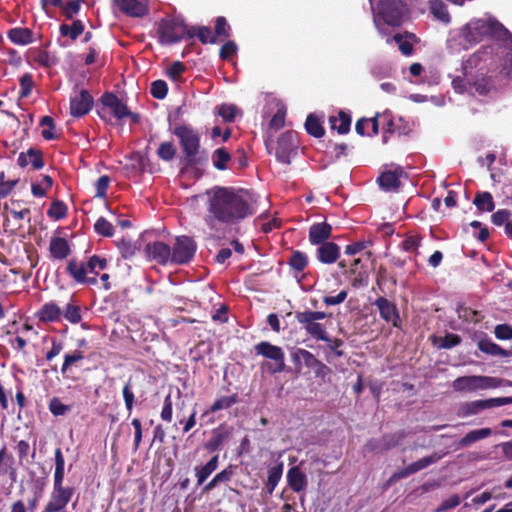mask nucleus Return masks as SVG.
Returning <instances> with one entry per match:
<instances>
[{"mask_svg": "<svg viewBox=\"0 0 512 512\" xmlns=\"http://www.w3.org/2000/svg\"><path fill=\"white\" fill-rule=\"evenodd\" d=\"M490 37L498 42L497 56L504 57L501 72L512 78V34L489 14L474 18L463 27L452 30L447 47L452 53H460Z\"/></svg>", "mask_w": 512, "mask_h": 512, "instance_id": "nucleus-1", "label": "nucleus"}, {"mask_svg": "<svg viewBox=\"0 0 512 512\" xmlns=\"http://www.w3.org/2000/svg\"><path fill=\"white\" fill-rule=\"evenodd\" d=\"M205 223L212 231L238 224L254 213L251 194L244 189L214 186L205 193Z\"/></svg>", "mask_w": 512, "mask_h": 512, "instance_id": "nucleus-2", "label": "nucleus"}, {"mask_svg": "<svg viewBox=\"0 0 512 512\" xmlns=\"http://www.w3.org/2000/svg\"><path fill=\"white\" fill-rule=\"evenodd\" d=\"M493 51V47L481 48L463 63L462 75H457L452 79V87L455 92L460 94L476 92L479 95H484L489 91V84L483 75L486 69L485 62L491 58Z\"/></svg>", "mask_w": 512, "mask_h": 512, "instance_id": "nucleus-3", "label": "nucleus"}, {"mask_svg": "<svg viewBox=\"0 0 512 512\" xmlns=\"http://www.w3.org/2000/svg\"><path fill=\"white\" fill-rule=\"evenodd\" d=\"M374 12V23L380 30V20L391 26H398L402 23L406 13V5L401 0H369Z\"/></svg>", "mask_w": 512, "mask_h": 512, "instance_id": "nucleus-4", "label": "nucleus"}, {"mask_svg": "<svg viewBox=\"0 0 512 512\" xmlns=\"http://www.w3.org/2000/svg\"><path fill=\"white\" fill-rule=\"evenodd\" d=\"M502 385V380L496 377L471 375L456 378L451 387L457 392H477L480 390L494 389Z\"/></svg>", "mask_w": 512, "mask_h": 512, "instance_id": "nucleus-5", "label": "nucleus"}, {"mask_svg": "<svg viewBox=\"0 0 512 512\" xmlns=\"http://www.w3.org/2000/svg\"><path fill=\"white\" fill-rule=\"evenodd\" d=\"M325 312L303 311L297 312L295 318L308 335L316 340H327L326 327L319 322L326 317Z\"/></svg>", "mask_w": 512, "mask_h": 512, "instance_id": "nucleus-6", "label": "nucleus"}, {"mask_svg": "<svg viewBox=\"0 0 512 512\" xmlns=\"http://www.w3.org/2000/svg\"><path fill=\"white\" fill-rule=\"evenodd\" d=\"M186 35L190 38L194 37V32L192 33L180 18L162 21L159 27V37L162 44L178 42Z\"/></svg>", "mask_w": 512, "mask_h": 512, "instance_id": "nucleus-7", "label": "nucleus"}, {"mask_svg": "<svg viewBox=\"0 0 512 512\" xmlns=\"http://www.w3.org/2000/svg\"><path fill=\"white\" fill-rule=\"evenodd\" d=\"M512 404V397H498L485 400H474L462 403L457 411V415L461 418L477 415L485 409L500 407Z\"/></svg>", "mask_w": 512, "mask_h": 512, "instance_id": "nucleus-8", "label": "nucleus"}, {"mask_svg": "<svg viewBox=\"0 0 512 512\" xmlns=\"http://www.w3.org/2000/svg\"><path fill=\"white\" fill-rule=\"evenodd\" d=\"M174 134L179 138L188 162H194L200 148V138L198 133L189 126L180 125L175 128Z\"/></svg>", "mask_w": 512, "mask_h": 512, "instance_id": "nucleus-9", "label": "nucleus"}, {"mask_svg": "<svg viewBox=\"0 0 512 512\" xmlns=\"http://www.w3.org/2000/svg\"><path fill=\"white\" fill-rule=\"evenodd\" d=\"M196 252V243L188 236H179L175 239L171 249V263L182 265L190 262Z\"/></svg>", "mask_w": 512, "mask_h": 512, "instance_id": "nucleus-10", "label": "nucleus"}, {"mask_svg": "<svg viewBox=\"0 0 512 512\" xmlns=\"http://www.w3.org/2000/svg\"><path fill=\"white\" fill-rule=\"evenodd\" d=\"M257 355H261L275 362L273 373L282 372L285 368V353L279 346L273 345L267 341H262L254 347Z\"/></svg>", "mask_w": 512, "mask_h": 512, "instance_id": "nucleus-11", "label": "nucleus"}, {"mask_svg": "<svg viewBox=\"0 0 512 512\" xmlns=\"http://www.w3.org/2000/svg\"><path fill=\"white\" fill-rule=\"evenodd\" d=\"M297 148V135L294 132H285L278 139L276 157L280 162L289 164Z\"/></svg>", "mask_w": 512, "mask_h": 512, "instance_id": "nucleus-12", "label": "nucleus"}, {"mask_svg": "<svg viewBox=\"0 0 512 512\" xmlns=\"http://www.w3.org/2000/svg\"><path fill=\"white\" fill-rule=\"evenodd\" d=\"M373 305L378 308L380 317L384 321L391 323L394 327H400L401 319L395 303L381 296L373 302Z\"/></svg>", "mask_w": 512, "mask_h": 512, "instance_id": "nucleus-13", "label": "nucleus"}, {"mask_svg": "<svg viewBox=\"0 0 512 512\" xmlns=\"http://www.w3.org/2000/svg\"><path fill=\"white\" fill-rule=\"evenodd\" d=\"M73 492L71 487L53 488L51 499L46 506V512L62 511L71 500Z\"/></svg>", "mask_w": 512, "mask_h": 512, "instance_id": "nucleus-14", "label": "nucleus"}, {"mask_svg": "<svg viewBox=\"0 0 512 512\" xmlns=\"http://www.w3.org/2000/svg\"><path fill=\"white\" fill-rule=\"evenodd\" d=\"M441 457H442V455H440L438 453H434L432 455L423 457V458L409 464L408 466L404 467L403 469L399 470L398 472H396L394 474L393 477L397 478V479L406 478V477H408L412 474H415L418 471H421V470L427 468L428 466L436 463L438 460L441 459Z\"/></svg>", "mask_w": 512, "mask_h": 512, "instance_id": "nucleus-15", "label": "nucleus"}, {"mask_svg": "<svg viewBox=\"0 0 512 512\" xmlns=\"http://www.w3.org/2000/svg\"><path fill=\"white\" fill-rule=\"evenodd\" d=\"M93 105V98L86 90H81L70 100V111L75 117H81L87 114Z\"/></svg>", "mask_w": 512, "mask_h": 512, "instance_id": "nucleus-16", "label": "nucleus"}, {"mask_svg": "<svg viewBox=\"0 0 512 512\" xmlns=\"http://www.w3.org/2000/svg\"><path fill=\"white\" fill-rule=\"evenodd\" d=\"M67 271L71 277L80 284L93 285L97 282L95 277H88L89 269L86 263L71 259L67 265Z\"/></svg>", "mask_w": 512, "mask_h": 512, "instance_id": "nucleus-17", "label": "nucleus"}, {"mask_svg": "<svg viewBox=\"0 0 512 512\" xmlns=\"http://www.w3.org/2000/svg\"><path fill=\"white\" fill-rule=\"evenodd\" d=\"M148 257L159 264L165 265L171 262V248L169 245L156 241L146 245Z\"/></svg>", "mask_w": 512, "mask_h": 512, "instance_id": "nucleus-18", "label": "nucleus"}, {"mask_svg": "<svg viewBox=\"0 0 512 512\" xmlns=\"http://www.w3.org/2000/svg\"><path fill=\"white\" fill-rule=\"evenodd\" d=\"M291 359L298 369H301L302 366L313 369L316 367L321 369L325 368V365L320 362L310 351L302 348L295 349L291 353Z\"/></svg>", "mask_w": 512, "mask_h": 512, "instance_id": "nucleus-19", "label": "nucleus"}, {"mask_svg": "<svg viewBox=\"0 0 512 512\" xmlns=\"http://www.w3.org/2000/svg\"><path fill=\"white\" fill-rule=\"evenodd\" d=\"M119 9L132 17H141L148 11V0H115Z\"/></svg>", "mask_w": 512, "mask_h": 512, "instance_id": "nucleus-20", "label": "nucleus"}, {"mask_svg": "<svg viewBox=\"0 0 512 512\" xmlns=\"http://www.w3.org/2000/svg\"><path fill=\"white\" fill-rule=\"evenodd\" d=\"M102 104L109 108L112 114L119 120L129 115L127 106L114 94L106 93L101 97Z\"/></svg>", "mask_w": 512, "mask_h": 512, "instance_id": "nucleus-21", "label": "nucleus"}, {"mask_svg": "<svg viewBox=\"0 0 512 512\" xmlns=\"http://www.w3.org/2000/svg\"><path fill=\"white\" fill-rule=\"evenodd\" d=\"M340 256V247L334 242H325L317 248L316 257L323 264H333Z\"/></svg>", "mask_w": 512, "mask_h": 512, "instance_id": "nucleus-22", "label": "nucleus"}, {"mask_svg": "<svg viewBox=\"0 0 512 512\" xmlns=\"http://www.w3.org/2000/svg\"><path fill=\"white\" fill-rule=\"evenodd\" d=\"M403 175L404 171L401 167L385 171L378 178L379 185L386 191L396 190L401 184L400 178Z\"/></svg>", "mask_w": 512, "mask_h": 512, "instance_id": "nucleus-23", "label": "nucleus"}, {"mask_svg": "<svg viewBox=\"0 0 512 512\" xmlns=\"http://www.w3.org/2000/svg\"><path fill=\"white\" fill-rule=\"evenodd\" d=\"M332 227L326 222L315 223L309 229V241L313 245H321L330 238Z\"/></svg>", "mask_w": 512, "mask_h": 512, "instance_id": "nucleus-24", "label": "nucleus"}, {"mask_svg": "<svg viewBox=\"0 0 512 512\" xmlns=\"http://www.w3.org/2000/svg\"><path fill=\"white\" fill-rule=\"evenodd\" d=\"M287 482L289 487L296 493L304 491L307 487L308 480L299 466L291 467L287 472Z\"/></svg>", "mask_w": 512, "mask_h": 512, "instance_id": "nucleus-25", "label": "nucleus"}, {"mask_svg": "<svg viewBox=\"0 0 512 512\" xmlns=\"http://www.w3.org/2000/svg\"><path fill=\"white\" fill-rule=\"evenodd\" d=\"M17 162L21 167H26L31 164L36 170H39L44 166L41 152L33 148L28 149L27 152L20 153Z\"/></svg>", "mask_w": 512, "mask_h": 512, "instance_id": "nucleus-26", "label": "nucleus"}, {"mask_svg": "<svg viewBox=\"0 0 512 512\" xmlns=\"http://www.w3.org/2000/svg\"><path fill=\"white\" fill-rule=\"evenodd\" d=\"M49 251L54 259L63 260L70 254V246L65 238L53 237L50 240Z\"/></svg>", "mask_w": 512, "mask_h": 512, "instance_id": "nucleus-27", "label": "nucleus"}, {"mask_svg": "<svg viewBox=\"0 0 512 512\" xmlns=\"http://www.w3.org/2000/svg\"><path fill=\"white\" fill-rule=\"evenodd\" d=\"M62 310L54 302L44 304L37 313V317L42 322H58L61 319Z\"/></svg>", "mask_w": 512, "mask_h": 512, "instance_id": "nucleus-28", "label": "nucleus"}, {"mask_svg": "<svg viewBox=\"0 0 512 512\" xmlns=\"http://www.w3.org/2000/svg\"><path fill=\"white\" fill-rule=\"evenodd\" d=\"M491 435H492V430L490 428H481V429L472 430L459 440L458 446L460 448H467L480 440L488 438Z\"/></svg>", "mask_w": 512, "mask_h": 512, "instance_id": "nucleus-29", "label": "nucleus"}, {"mask_svg": "<svg viewBox=\"0 0 512 512\" xmlns=\"http://www.w3.org/2000/svg\"><path fill=\"white\" fill-rule=\"evenodd\" d=\"M404 438L405 433L403 431H398L394 434L384 436L379 445H374L373 442H370L369 446L371 450L383 452L399 445Z\"/></svg>", "mask_w": 512, "mask_h": 512, "instance_id": "nucleus-30", "label": "nucleus"}, {"mask_svg": "<svg viewBox=\"0 0 512 512\" xmlns=\"http://www.w3.org/2000/svg\"><path fill=\"white\" fill-rule=\"evenodd\" d=\"M219 456H213L204 466L194 468L197 485H202L207 478L218 468Z\"/></svg>", "mask_w": 512, "mask_h": 512, "instance_id": "nucleus-31", "label": "nucleus"}, {"mask_svg": "<svg viewBox=\"0 0 512 512\" xmlns=\"http://www.w3.org/2000/svg\"><path fill=\"white\" fill-rule=\"evenodd\" d=\"M308 263V256L301 251H294L288 260V264L293 270L295 276H298L300 273H302L307 267Z\"/></svg>", "mask_w": 512, "mask_h": 512, "instance_id": "nucleus-32", "label": "nucleus"}, {"mask_svg": "<svg viewBox=\"0 0 512 512\" xmlns=\"http://www.w3.org/2000/svg\"><path fill=\"white\" fill-rule=\"evenodd\" d=\"M9 39L17 45H27L32 42V32L27 28H13L8 32Z\"/></svg>", "mask_w": 512, "mask_h": 512, "instance_id": "nucleus-33", "label": "nucleus"}, {"mask_svg": "<svg viewBox=\"0 0 512 512\" xmlns=\"http://www.w3.org/2000/svg\"><path fill=\"white\" fill-rule=\"evenodd\" d=\"M478 348L483 353L492 355V356H499V357H508L509 353L502 349L499 345L492 342L491 340L484 339L478 342Z\"/></svg>", "mask_w": 512, "mask_h": 512, "instance_id": "nucleus-34", "label": "nucleus"}, {"mask_svg": "<svg viewBox=\"0 0 512 512\" xmlns=\"http://www.w3.org/2000/svg\"><path fill=\"white\" fill-rule=\"evenodd\" d=\"M430 11L436 19L445 24L451 20L447 6L440 0L430 1Z\"/></svg>", "mask_w": 512, "mask_h": 512, "instance_id": "nucleus-35", "label": "nucleus"}, {"mask_svg": "<svg viewBox=\"0 0 512 512\" xmlns=\"http://www.w3.org/2000/svg\"><path fill=\"white\" fill-rule=\"evenodd\" d=\"M473 203L480 211L492 212L495 208L494 200L489 192H482L476 195Z\"/></svg>", "mask_w": 512, "mask_h": 512, "instance_id": "nucleus-36", "label": "nucleus"}, {"mask_svg": "<svg viewBox=\"0 0 512 512\" xmlns=\"http://www.w3.org/2000/svg\"><path fill=\"white\" fill-rule=\"evenodd\" d=\"M84 31V25L80 20L74 21L72 24H62L60 33L62 36H68L71 40H76Z\"/></svg>", "mask_w": 512, "mask_h": 512, "instance_id": "nucleus-37", "label": "nucleus"}, {"mask_svg": "<svg viewBox=\"0 0 512 512\" xmlns=\"http://www.w3.org/2000/svg\"><path fill=\"white\" fill-rule=\"evenodd\" d=\"M331 126L340 134H345L349 131L351 125V118L344 112H339L338 117L330 118Z\"/></svg>", "mask_w": 512, "mask_h": 512, "instance_id": "nucleus-38", "label": "nucleus"}, {"mask_svg": "<svg viewBox=\"0 0 512 512\" xmlns=\"http://www.w3.org/2000/svg\"><path fill=\"white\" fill-rule=\"evenodd\" d=\"M461 338L452 333L446 334L444 337H433V343L441 349H450L460 344Z\"/></svg>", "mask_w": 512, "mask_h": 512, "instance_id": "nucleus-39", "label": "nucleus"}, {"mask_svg": "<svg viewBox=\"0 0 512 512\" xmlns=\"http://www.w3.org/2000/svg\"><path fill=\"white\" fill-rule=\"evenodd\" d=\"M53 185V179L49 175H43L38 183H33L31 192L35 197H44L46 191Z\"/></svg>", "mask_w": 512, "mask_h": 512, "instance_id": "nucleus-40", "label": "nucleus"}, {"mask_svg": "<svg viewBox=\"0 0 512 512\" xmlns=\"http://www.w3.org/2000/svg\"><path fill=\"white\" fill-rule=\"evenodd\" d=\"M238 401L236 394L218 398L209 408L208 412L215 413L219 410L228 409Z\"/></svg>", "mask_w": 512, "mask_h": 512, "instance_id": "nucleus-41", "label": "nucleus"}, {"mask_svg": "<svg viewBox=\"0 0 512 512\" xmlns=\"http://www.w3.org/2000/svg\"><path fill=\"white\" fill-rule=\"evenodd\" d=\"M232 477V471L229 469H224L221 472L217 473L211 481H209L204 487L203 492H209L217 487L220 483H226L230 481Z\"/></svg>", "mask_w": 512, "mask_h": 512, "instance_id": "nucleus-42", "label": "nucleus"}, {"mask_svg": "<svg viewBox=\"0 0 512 512\" xmlns=\"http://www.w3.org/2000/svg\"><path fill=\"white\" fill-rule=\"evenodd\" d=\"M305 128L310 135L316 138H320L324 135V129L319 119L313 114L308 115L305 122Z\"/></svg>", "mask_w": 512, "mask_h": 512, "instance_id": "nucleus-43", "label": "nucleus"}, {"mask_svg": "<svg viewBox=\"0 0 512 512\" xmlns=\"http://www.w3.org/2000/svg\"><path fill=\"white\" fill-rule=\"evenodd\" d=\"M230 160V155L229 153L223 149V148H218L214 151L213 155H212V161H213V165L218 169V170H224L226 169L227 167V162Z\"/></svg>", "mask_w": 512, "mask_h": 512, "instance_id": "nucleus-44", "label": "nucleus"}, {"mask_svg": "<svg viewBox=\"0 0 512 512\" xmlns=\"http://www.w3.org/2000/svg\"><path fill=\"white\" fill-rule=\"evenodd\" d=\"M64 318L72 324H77L81 321V310L80 307L71 303L66 305L64 312H62Z\"/></svg>", "mask_w": 512, "mask_h": 512, "instance_id": "nucleus-45", "label": "nucleus"}, {"mask_svg": "<svg viewBox=\"0 0 512 512\" xmlns=\"http://www.w3.org/2000/svg\"><path fill=\"white\" fill-rule=\"evenodd\" d=\"M189 30H191L192 33L194 32V36L197 35V37L203 44L216 43V37L212 35L211 29L209 27H206V26L199 27V28L192 27V28H189Z\"/></svg>", "mask_w": 512, "mask_h": 512, "instance_id": "nucleus-46", "label": "nucleus"}, {"mask_svg": "<svg viewBox=\"0 0 512 512\" xmlns=\"http://www.w3.org/2000/svg\"><path fill=\"white\" fill-rule=\"evenodd\" d=\"M176 149L172 142H163L160 144L157 155L160 159L164 161H170L175 157Z\"/></svg>", "mask_w": 512, "mask_h": 512, "instance_id": "nucleus-47", "label": "nucleus"}, {"mask_svg": "<svg viewBox=\"0 0 512 512\" xmlns=\"http://www.w3.org/2000/svg\"><path fill=\"white\" fill-rule=\"evenodd\" d=\"M94 229L96 233L105 237H111L114 234L113 225L103 217L97 219L94 224Z\"/></svg>", "mask_w": 512, "mask_h": 512, "instance_id": "nucleus-48", "label": "nucleus"}, {"mask_svg": "<svg viewBox=\"0 0 512 512\" xmlns=\"http://www.w3.org/2000/svg\"><path fill=\"white\" fill-rule=\"evenodd\" d=\"M66 213H67V207L66 205L62 202V201H54L47 214L49 217L55 219V220H60L62 218H64L66 216Z\"/></svg>", "mask_w": 512, "mask_h": 512, "instance_id": "nucleus-49", "label": "nucleus"}, {"mask_svg": "<svg viewBox=\"0 0 512 512\" xmlns=\"http://www.w3.org/2000/svg\"><path fill=\"white\" fill-rule=\"evenodd\" d=\"M217 113L224 121L232 122L238 113V108L235 105L222 104L218 107Z\"/></svg>", "mask_w": 512, "mask_h": 512, "instance_id": "nucleus-50", "label": "nucleus"}, {"mask_svg": "<svg viewBox=\"0 0 512 512\" xmlns=\"http://www.w3.org/2000/svg\"><path fill=\"white\" fill-rule=\"evenodd\" d=\"M59 3L65 15L71 18L79 11L81 0H59Z\"/></svg>", "mask_w": 512, "mask_h": 512, "instance_id": "nucleus-51", "label": "nucleus"}, {"mask_svg": "<svg viewBox=\"0 0 512 512\" xmlns=\"http://www.w3.org/2000/svg\"><path fill=\"white\" fill-rule=\"evenodd\" d=\"M283 471V464L280 463L278 466L269 469L267 484L270 486V493L274 490L279 480L281 479Z\"/></svg>", "mask_w": 512, "mask_h": 512, "instance_id": "nucleus-52", "label": "nucleus"}, {"mask_svg": "<svg viewBox=\"0 0 512 512\" xmlns=\"http://www.w3.org/2000/svg\"><path fill=\"white\" fill-rule=\"evenodd\" d=\"M89 269V273L98 274V270H104L107 266V260L97 255L92 256L86 263Z\"/></svg>", "mask_w": 512, "mask_h": 512, "instance_id": "nucleus-53", "label": "nucleus"}, {"mask_svg": "<svg viewBox=\"0 0 512 512\" xmlns=\"http://www.w3.org/2000/svg\"><path fill=\"white\" fill-rule=\"evenodd\" d=\"M40 125L43 127L42 136L46 140H52L55 138V134L53 133L54 129V121L49 116L42 117L40 121Z\"/></svg>", "mask_w": 512, "mask_h": 512, "instance_id": "nucleus-54", "label": "nucleus"}, {"mask_svg": "<svg viewBox=\"0 0 512 512\" xmlns=\"http://www.w3.org/2000/svg\"><path fill=\"white\" fill-rule=\"evenodd\" d=\"M150 91L154 98L163 99L167 95L168 87L166 82L162 80H156L151 84Z\"/></svg>", "mask_w": 512, "mask_h": 512, "instance_id": "nucleus-55", "label": "nucleus"}, {"mask_svg": "<svg viewBox=\"0 0 512 512\" xmlns=\"http://www.w3.org/2000/svg\"><path fill=\"white\" fill-rule=\"evenodd\" d=\"M84 358L83 353L79 350H75L71 354L64 356V363L61 368L62 374H65L70 366Z\"/></svg>", "mask_w": 512, "mask_h": 512, "instance_id": "nucleus-56", "label": "nucleus"}, {"mask_svg": "<svg viewBox=\"0 0 512 512\" xmlns=\"http://www.w3.org/2000/svg\"><path fill=\"white\" fill-rule=\"evenodd\" d=\"M393 40L398 44L399 50L404 55H410L413 51L411 42L401 34H397L393 37Z\"/></svg>", "mask_w": 512, "mask_h": 512, "instance_id": "nucleus-57", "label": "nucleus"}, {"mask_svg": "<svg viewBox=\"0 0 512 512\" xmlns=\"http://www.w3.org/2000/svg\"><path fill=\"white\" fill-rule=\"evenodd\" d=\"M185 70V66L180 61L173 62L167 68V75L173 80L178 81L181 78L182 73Z\"/></svg>", "mask_w": 512, "mask_h": 512, "instance_id": "nucleus-58", "label": "nucleus"}, {"mask_svg": "<svg viewBox=\"0 0 512 512\" xmlns=\"http://www.w3.org/2000/svg\"><path fill=\"white\" fill-rule=\"evenodd\" d=\"M49 410L55 416L64 415L69 407L64 405L58 398L54 397L49 402Z\"/></svg>", "mask_w": 512, "mask_h": 512, "instance_id": "nucleus-59", "label": "nucleus"}, {"mask_svg": "<svg viewBox=\"0 0 512 512\" xmlns=\"http://www.w3.org/2000/svg\"><path fill=\"white\" fill-rule=\"evenodd\" d=\"M421 238L418 235H410L402 242V248L407 252H415L420 246Z\"/></svg>", "mask_w": 512, "mask_h": 512, "instance_id": "nucleus-60", "label": "nucleus"}, {"mask_svg": "<svg viewBox=\"0 0 512 512\" xmlns=\"http://www.w3.org/2000/svg\"><path fill=\"white\" fill-rule=\"evenodd\" d=\"M109 183H110V178L107 175H103V176L99 177L95 183V188H96L95 196L101 197V198L105 197Z\"/></svg>", "mask_w": 512, "mask_h": 512, "instance_id": "nucleus-61", "label": "nucleus"}, {"mask_svg": "<svg viewBox=\"0 0 512 512\" xmlns=\"http://www.w3.org/2000/svg\"><path fill=\"white\" fill-rule=\"evenodd\" d=\"M511 216V212L506 209H500L492 215V222L496 226L506 225Z\"/></svg>", "mask_w": 512, "mask_h": 512, "instance_id": "nucleus-62", "label": "nucleus"}, {"mask_svg": "<svg viewBox=\"0 0 512 512\" xmlns=\"http://www.w3.org/2000/svg\"><path fill=\"white\" fill-rule=\"evenodd\" d=\"M460 504V498L458 495H452L449 498L445 499L441 505L435 510V512H445L447 510L453 509Z\"/></svg>", "mask_w": 512, "mask_h": 512, "instance_id": "nucleus-63", "label": "nucleus"}, {"mask_svg": "<svg viewBox=\"0 0 512 512\" xmlns=\"http://www.w3.org/2000/svg\"><path fill=\"white\" fill-rule=\"evenodd\" d=\"M495 336L500 340L512 339V327L506 324H500L495 327Z\"/></svg>", "mask_w": 512, "mask_h": 512, "instance_id": "nucleus-64", "label": "nucleus"}]
</instances>
